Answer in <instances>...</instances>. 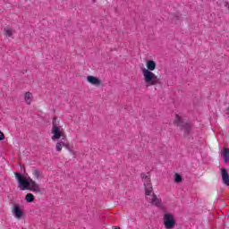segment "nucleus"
<instances>
[{
  "label": "nucleus",
  "mask_w": 229,
  "mask_h": 229,
  "mask_svg": "<svg viewBox=\"0 0 229 229\" xmlns=\"http://www.w3.org/2000/svg\"><path fill=\"white\" fill-rule=\"evenodd\" d=\"M140 176L143 180L145 187L146 200L148 203H151V205H155V207H160V205H162V199H158V197H157V195H155V193L153 192V185L151 184L150 178L151 175H149V174H146L143 173L140 174Z\"/></svg>",
  "instance_id": "nucleus-1"
},
{
  "label": "nucleus",
  "mask_w": 229,
  "mask_h": 229,
  "mask_svg": "<svg viewBox=\"0 0 229 229\" xmlns=\"http://www.w3.org/2000/svg\"><path fill=\"white\" fill-rule=\"evenodd\" d=\"M15 178L18 180L19 187L21 191H31L32 192L39 193L42 192L40 185H38L30 177H26L21 173H14Z\"/></svg>",
  "instance_id": "nucleus-2"
},
{
  "label": "nucleus",
  "mask_w": 229,
  "mask_h": 229,
  "mask_svg": "<svg viewBox=\"0 0 229 229\" xmlns=\"http://www.w3.org/2000/svg\"><path fill=\"white\" fill-rule=\"evenodd\" d=\"M142 74L144 76V81L147 84V87H153L160 83V79H158V77L155 73H153V72L143 68Z\"/></svg>",
  "instance_id": "nucleus-3"
},
{
  "label": "nucleus",
  "mask_w": 229,
  "mask_h": 229,
  "mask_svg": "<svg viewBox=\"0 0 229 229\" xmlns=\"http://www.w3.org/2000/svg\"><path fill=\"white\" fill-rule=\"evenodd\" d=\"M174 123L177 126L184 128V135H190L191 131H192V123L191 122H183V118L178 114L175 115Z\"/></svg>",
  "instance_id": "nucleus-4"
},
{
  "label": "nucleus",
  "mask_w": 229,
  "mask_h": 229,
  "mask_svg": "<svg viewBox=\"0 0 229 229\" xmlns=\"http://www.w3.org/2000/svg\"><path fill=\"white\" fill-rule=\"evenodd\" d=\"M164 225L166 229H173L176 226V220L174 216L171 213H166L164 215Z\"/></svg>",
  "instance_id": "nucleus-5"
},
{
  "label": "nucleus",
  "mask_w": 229,
  "mask_h": 229,
  "mask_svg": "<svg viewBox=\"0 0 229 229\" xmlns=\"http://www.w3.org/2000/svg\"><path fill=\"white\" fill-rule=\"evenodd\" d=\"M52 140H56L62 137V140H65L66 136H65V131L62 126L58 127H52Z\"/></svg>",
  "instance_id": "nucleus-6"
},
{
  "label": "nucleus",
  "mask_w": 229,
  "mask_h": 229,
  "mask_svg": "<svg viewBox=\"0 0 229 229\" xmlns=\"http://www.w3.org/2000/svg\"><path fill=\"white\" fill-rule=\"evenodd\" d=\"M12 212L16 219H22V217H24V210L21 208L20 204L14 203L12 208Z\"/></svg>",
  "instance_id": "nucleus-7"
},
{
  "label": "nucleus",
  "mask_w": 229,
  "mask_h": 229,
  "mask_svg": "<svg viewBox=\"0 0 229 229\" xmlns=\"http://www.w3.org/2000/svg\"><path fill=\"white\" fill-rule=\"evenodd\" d=\"M87 80L89 83L95 85V87H99V85H101V80L98 79V77L90 75L87 77Z\"/></svg>",
  "instance_id": "nucleus-8"
},
{
  "label": "nucleus",
  "mask_w": 229,
  "mask_h": 229,
  "mask_svg": "<svg viewBox=\"0 0 229 229\" xmlns=\"http://www.w3.org/2000/svg\"><path fill=\"white\" fill-rule=\"evenodd\" d=\"M221 174H222V180H223L225 185H227V187H229V175H228V172L226 171L225 168H221Z\"/></svg>",
  "instance_id": "nucleus-9"
},
{
  "label": "nucleus",
  "mask_w": 229,
  "mask_h": 229,
  "mask_svg": "<svg viewBox=\"0 0 229 229\" xmlns=\"http://www.w3.org/2000/svg\"><path fill=\"white\" fill-rule=\"evenodd\" d=\"M147 71H149L151 72V71H155V69H157V63H155V61L153 60H149L147 62Z\"/></svg>",
  "instance_id": "nucleus-10"
},
{
  "label": "nucleus",
  "mask_w": 229,
  "mask_h": 229,
  "mask_svg": "<svg viewBox=\"0 0 229 229\" xmlns=\"http://www.w3.org/2000/svg\"><path fill=\"white\" fill-rule=\"evenodd\" d=\"M24 99L27 105H31V101H33V94H31L30 91H27L24 95Z\"/></svg>",
  "instance_id": "nucleus-11"
},
{
  "label": "nucleus",
  "mask_w": 229,
  "mask_h": 229,
  "mask_svg": "<svg viewBox=\"0 0 229 229\" xmlns=\"http://www.w3.org/2000/svg\"><path fill=\"white\" fill-rule=\"evenodd\" d=\"M222 155L224 157L225 162H229V149L228 148L225 147L224 149L222 150Z\"/></svg>",
  "instance_id": "nucleus-12"
},
{
  "label": "nucleus",
  "mask_w": 229,
  "mask_h": 229,
  "mask_svg": "<svg viewBox=\"0 0 229 229\" xmlns=\"http://www.w3.org/2000/svg\"><path fill=\"white\" fill-rule=\"evenodd\" d=\"M25 199L27 203H33V201H35V196H33L32 193H28L25 196Z\"/></svg>",
  "instance_id": "nucleus-13"
},
{
  "label": "nucleus",
  "mask_w": 229,
  "mask_h": 229,
  "mask_svg": "<svg viewBox=\"0 0 229 229\" xmlns=\"http://www.w3.org/2000/svg\"><path fill=\"white\" fill-rule=\"evenodd\" d=\"M62 148H64V141H58L55 145L56 151H62Z\"/></svg>",
  "instance_id": "nucleus-14"
},
{
  "label": "nucleus",
  "mask_w": 229,
  "mask_h": 229,
  "mask_svg": "<svg viewBox=\"0 0 229 229\" xmlns=\"http://www.w3.org/2000/svg\"><path fill=\"white\" fill-rule=\"evenodd\" d=\"M4 31L6 37H12V35H13V30H12L11 28H5Z\"/></svg>",
  "instance_id": "nucleus-15"
},
{
  "label": "nucleus",
  "mask_w": 229,
  "mask_h": 229,
  "mask_svg": "<svg viewBox=\"0 0 229 229\" xmlns=\"http://www.w3.org/2000/svg\"><path fill=\"white\" fill-rule=\"evenodd\" d=\"M33 176H35V178L38 179L40 178V176H42V173L39 170H34L33 171Z\"/></svg>",
  "instance_id": "nucleus-16"
},
{
  "label": "nucleus",
  "mask_w": 229,
  "mask_h": 229,
  "mask_svg": "<svg viewBox=\"0 0 229 229\" xmlns=\"http://www.w3.org/2000/svg\"><path fill=\"white\" fill-rule=\"evenodd\" d=\"M56 119H57L56 116H55V117L53 118V122H52V126H53V128L59 126V125H58V122H56Z\"/></svg>",
  "instance_id": "nucleus-17"
},
{
  "label": "nucleus",
  "mask_w": 229,
  "mask_h": 229,
  "mask_svg": "<svg viewBox=\"0 0 229 229\" xmlns=\"http://www.w3.org/2000/svg\"><path fill=\"white\" fill-rule=\"evenodd\" d=\"M63 146H64V148H66V149H68V151H72L71 145L69 143H66L65 141H64Z\"/></svg>",
  "instance_id": "nucleus-18"
},
{
  "label": "nucleus",
  "mask_w": 229,
  "mask_h": 229,
  "mask_svg": "<svg viewBox=\"0 0 229 229\" xmlns=\"http://www.w3.org/2000/svg\"><path fill=\"white\" fill-rule=\"evenodd\" d=\"M175 182H176L177 183H180V182H182V175L176 174H175Z\"/></svg>",
  "instance_id": "nucleus-19"
},
{
  "label": "nucleus",
  "mask_w": 229,
  "mask_h": 229,
  "mask_svg": "<svg viewBox=\"0 0 229 229\" xmlns=\"http://www.w3.org/2000/svg\"><path fill=\"white\" fill-rule=\"evenodd\" d=\"M0 140H4V133L0 131Z\"/></svg>",
  "instance_id": "nucleus-20"
}]
</instances>
